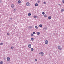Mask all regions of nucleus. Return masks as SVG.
<instances>
[{
    "label": "nucleus",
    "mask_w": 64,
    "mask_h": 64,
    "mask_svg": "<svg viewBox=\"0 0 64 64\" xmlns=\"http://www.w3.org/2000/svg\"><path fill=\"white\" fill-rule=\"evenodd\" d=\"M30 4H30V3L28 2L26 3V5L27 6H30Z\"/></svg>",
    "instance_id": "nucleus-1"
},
{
    "label": "nucleus",
    "mask_w": 64,
    "mask_h": 64,
    "mask_svg": "<svg viewBox=\"0 0 64 64\" xmlns=\"http://www.w3.org/2000/svg\"><path fill=\"white\" fill-rule=\"evenodd\" d=\"M40 54L41 56H42V55L43 56V54H44V53H43V52H41L40 53Z\"/></svg>",
    "instance_id": "nucleus-2"
},
{
    "label": "nucleus",
    "mask_w": 64,
    "mask_h": 64,
    "mask_svg": "<svg viewBox=\"0 0 64 64\" xmlns=\"http://www.w3.org/2000/svg\"><path fill=\"white\" fill-rule=\"evenodd\" d=\"M58 49L59 50H62V48H61V46H58Z\"/></svg>",
    "instance_id": "nucleus-3"
},
{
    "label": "nucleus",
    "mask_w": 64,
    "mask_h": 64,
    "mask_svg": "<svg viewBox=\"0 0 64 64\" xmlns=\"http://www.w3.org/2000/svg\"><path fill=\"white\" fill-rule=\"evenodd\" d=\"M11 7L13 9L14 8V7H15V6H14V5L13 4H12Z\"/></svg>",
    "instance_id": "nucleus-4"
},
{
    "label": "nucleus",
    "mask_w": 64,
    "mask_h": 64,
    "mask_svg": "<svg viewBox=\"0 0 64 64\" xmlns=\"http://www.w3.org/2000/svg\"><path fill=\"white\" fill-rule=\"evenodd\" d=\"M45 43L46 44H47L48 43V40H46L45 41Z\"/></svg>",
    "instance_id": "nucleus-5"
},
{
    "label": "nucleus",
    "mask_w": 64,
    "mask_h": 64,
    "mask_svg": "<svg viewBox=\"0 0 64 64\" xmlns=\"http://www.w3.org/2000/svg\"><path fill=\"white\" fill-rule=\"evenodd\" d=\"M28 46V48H30L31 47V44H29Z\"/></svg>",
    "instance_id": "nucleus-6"
},
{
    "label": "nucleus",
    "mask_w": 64,
    "mask_h": 64,
    "mask_svg": "<svg viewBox=\"0 0 64 64\" xmlns=\"http://www.w3.org/2000/svg\"><path fill=\"white\" fill-rule=\"evenodd\" d=\"M10 58L9 57H8L7 58V61H9L10 60Z\"/></svg>",
    "instance_id": "nucleus-7"
},
{
    "label": "nucleus",
    "mask_w": 64,
    "mask_h": 64,
    "mask_svg": "<svg viewBox=\"0 0 64 64\" xmlns=\"http://www.w3.org/2000/svg\"><path fill=\"white\" fill-rule=\"evenodd\" d=\"M48 19L49 20L51 19V16H48Z\"/></svg>",
    "instance_id": "nucleus-8"
},
{
    "label": "nucleus",
    "mask_w": 64,
    "mask_h": 64,
    "mask_svg": "<svg viewBox=\"0 0 64 64\" xmlns=\"http://www.w3.org/2000/svg\"><path fill=\"white\" fill-rule=\"evenodd\" d=\"M18 4L21 3V1H20V0H18Z\"/></svg>",
    "instance_id": "nucleus-9"
},
{
    "label": "nucleus",
    "mask_w": 64,
    "mask_h": 64,
    "mask_svg": "<svg viewBox=\"0 0 64 64\" xmlns=\"http://www.w3.org/2000/svg\"><path fill=\"white\" fill-rule=\"evenodd\" d=\"M40 33L39 32H37V35H40Z\"/></svg>",
    "instance_id": "nucleus-10"
},
{
    "label": "nucleus",
    "mask_w": 64,
    "mask_h": 64,
    "mask_svg": "<svg viewBox=\"0 0 64 64\" xmlns=\"http://www.w3.org/2000/svg\"><path fill=\"white\" fill-rule=\"evenodd\" d=\"M38 5V4H35V6H37Z\"/></svg>",
    "instance_id": "nucleus-11"
},
{
    "label": "nucleus",
    "mask_w": 64,
    "mask_h": 64,
    "mask_svg": "<svg viewBox=\"0 0 64 64\" xmlns=\"http://www.w3.org/2000/svg\"><path fill=\"white\" fill-rule=\"evenodd\" d=\"M28 15L29 16H31V13H29L28 14Z\"/></svg>",
    "instance_id": "nucleus-12"
},
{
    "label": "nucleus",
    "mask_w": 64,
    "mask_h": 64,
    "mask_svg": "<svg viewBox=\"0 0 64 64\" xmlns=\"http://www.w3.org/2000/svg\"><path fill=\"white\" fill-rule=\"evenodd\" d=\"M31 50H32V51L34 50V49L33 48H31Z\"/></svg>",
    "instance_id": "nucleus-13"
},
{
    "label": "nucleus",
    "mask_w": 64,
    "mask_h": 64,
    "mask_svg": "<svg viewBox=\"0 0 64 64\" xmlns=\"http://www.w3.org/2000/svg\"><path fill=\"white\" fill-rule=\"evenodd\" d=\"M30 39L32 41H33L34 40V38H31Z\"/></svg>",
    "instance_id": "nucleus-14"
},
{
    "label": "nucleus",
    "mask_w": 64,
    "mask_h": 64,
    "mask_svg": "<svg viewBox=\"0 0 64 64\" xmlns=\"http://www.w3.org/2000/svg\"><path fill=\"white\" fill-rule=\"evenodd\" d=\"M40 27H42V24H40L39 25Z\"/></svg>",
    "instance_id": "nucleus-15"
},
{
    "label": "nucleus",
    "mask_w": 64,
    "mask_h": 64,
    "mask_svg": "<svg viewBox=\"0 0 64 64\" xmlns=\"http://www.w3.org/2000/svg\"><path fill=\"white\" fill-rule=\"evenodd\" d=\"M28 28H30V29H31V28H32V27L30 26L28 27Z\"/></svg>",
    "instance_id": "nucleus-16"
},
{
    "label": "nucleus",
    "mask_w": 64,
    "mask_h": 64,
    "mask_svg": "<svg viewBox=\"0 0 64 64\" xmlns=\"http://www.w3.org/2000/svg\"><path fill=\"white\" fill-rule=\"evenodd\" d=\"M42 14L43 15H45V12H43L42 13Z\"/></svg>",
    "instance_id": "nucleus-17"
},
{
    "label": "nucleus",
    "mask_w": 64,
    "mask_h": 64,
    "mask_svg": "<svg viewBox=\"0 0 64 64\" xmlns=\"http://www.w3.org/2000/svg\"><path fill=\"white\" fill-rule=\"evenodd\" d=\"M34 18H37V17L36 16H34Z\"/></svg>",
    "instance_id": "nucleus-18"
},
{
    "label": "nucleus",
    "mask_w": 64,
    "mask_h": 64,
    "mask_svg": "<svg viewBox=\"0 0 64 64\" xmlns=\"http://www.w3.org/2000/svg\"><path fill=\"white\" fill-rule=\"evenodd\" d=\"M44 29H45V30H47V27H45Z\"/></svg>",
    "instance_id": "nucleus-19"
},
{
    "label": "nucleus",
    "mask_w": 64,
    "mask_h": 64,
    "mask_svg": "<svg viewBox=\"0 0 64 64\" xmlns=\"http://www.w3.org/2000/svg\"><path fill=\"white\" fill-rule=\"evenodd\" d=\"M35 28H36V29H38V28L37 26H35Z\"/></svg>",
    "instance_id": "nucleus-20"
},
{
    "label": "nucleus",
    "mask_w": 64,
    "mask_h": 64,
    "mask_svg": "<svg viewBox=\"0 0 64 64\" xmlns=\"http://www.w3.org/2000/svg\"><path fill=\"white\" fill-rule=\"evenodd\" d=\"M31 36H34V34H31Z\"/></svg>",
    "instance_id": "nucleus-21"
},
{
    "label": "nucleus",
    "mask_w": 64,
    "mask_h": 64,
    "mask_svg": "<svg viewBox=\"0 0 64 64\" xmlns=\"http://www.w3.org/2000/svg\"><path fill=\"white\" fill-rule=\"evenodd\" d=\"M0 64H3V62H0Z\"/></svg>",
    "instance_id": "nucleus-22"
},
{
    "label": "nucleus",
    "mask_w": 64,
    "mask_h": 64,
    "mask_svg": "<svg viewBox=\"0 0 64 64\" xmlns=\"http://www.w3.org/2000/svg\"><path fill=\"white\" fill-rule=\"evenodd\" d=\"M14 48V47H13V46H12L11 47V48L13 49V48Z\"/></svg>",
    "instance_id": "nucleus-23"
},
{
    "label": "nucleus",
    "mask_w": 64,
    "mask_h": 64,
    "mask_svg": "<svg viewBox=\"0 0 64 64\" xmlns=\"http://www.w3.org/2000/svg\"><path fill=\"white\" fill-rule=\"evenodd\" d=\"M47 15H46V14H45V15H44V17H47Z\"/></svg>",
    "instance_id": "nucleus-24"
},
{
    "label": "nucleus",
    "mask_w": 64,
    "mask_h": 64,
    "mask_svg": "<svg viewBox=\"0 0 64 64\" xmlns=\"http://www.w3.org/2000/svg\"><path fill=\"white\" fill-rule=\"evenodd\" d=\"M61 11L62 12H63V11H64V10L62 9L61 10Z\"/></svg>",
    "instance_id": "nucleus-25"
},
{
    "label": "nucleus",
    "mask_w": 64,
    "mask_h": 64,
    "mask_svg": "<svg viewBox=\"0 0 64 64\" xmlns=\"http://www.w3.org/2000/svg\"><path fill=\"white\" fill-rule=\"evenodd\" d=\"M62 3H64V0H62Z\"/></svg>",
    "instance_id": "nucleus-26"
},
{
    "label": "nucleus",
    "mask_w": 64,
    "mask_h": 64,
    "mask_svg": "<svg viewBox=\"0 0 64 64\" xmlns=\"http://www.w3.org/2000/svg\"><path fill=\"white\" fill-rule=\"evenodd\" d=\"M33 33L34 34H36V33H35V32H33Z\"/></svg>",
    "instance_id": "nucleus-27"
},
{
    "label": "nucleus",
    "mask_w": 64,
    "mask_h": 64,
    "mask_svg": "<svg viewBox=\"0 0 64 64\" xmlns=\"http://www.w3.org/2000/svg\"><path fill=\"white\" fill-rule=\"evenodd\" d=\"M34 61H37V59H36Z\"/></svg>",
    "instance_id": "nucleus-28"
},
{
    "label": "nucleus",
    "mask_w": 64,
    "mask_h": 64,
    "mask_svg": "<svg viewBox=\"0 0 64 64\" xmlns=\"http://www.w3.org/2000/svg\"><path fill=\"white\" fill-rule=\"evenodd\" d=\"M0 45H3V43L2 42L0 44Z\"/></svg>",
    "instance_id": "nucleus-29"
},
{
    "label": "nucleus",
    "mask_w": 64,
    "mask_h": 64,
    "mask_svg": "<svg viewBox=\"0 0 64 64\" xmlns=\"http://www.w3.org/2000/svg\"><path fill=\"white\" fill-rule=\"evenodd\" d=\"M44 4H46V2H44Z\"/></svg>",
    "instance_id": "nucleus-30"
},
{
    "label": "nucleus",
    "mask_w": 64,
    "mask_h": 64,
    "mask_svg": "<svg viewBox=\"0 0 64 64\" xmlns=\"http://www.w3.org/2000/svg\"><path fill=\"white\" fill-rule=\"evenodd\" d=\"M7 35H9V33H7Z\"/></svg>",
    "instance_id": "nucleus-31"
},
{
    "label": "nucleus",
    "mask_w": 64,
    "mask_h": 64,
    "mask_svg": "<svg viewBox=\"0 0 64 64\" xmlns=\"http://www.w3.org/2000/svg\"><path fill=\"white\" fill-rule=\"evenodd\" d=\"M38 3H40V1L38 0Z\"/></svg>",
    "instance_id": "nucleus-32"
},
{
    "label": "nucleus",
    "mask_w": 64,
    "mask_h": 64,
    "mask_svg": "<svg viewBox=\"0 0 64 64\" xmlns=\"http://www.w3.org/2000/svg\"><path fill=\"white\" fill-rule=\"evenodd\" d=\"M59 5H60V6H61V5L60 4H58Z\"/></svg>",
    "instance_id": "nucleus-33"
},
{
    "label": "nucleus",
    "mask_w": 64,
    "mask_h": 64,
    "mask_svg": "<svg viewBox=\"0 0 64 64\" xmlns=\"http://www.w3.org/2000/svg\"><path fill=\"white\" fill-rule=\"evenodd\" d=\"M14 11H15L16 10H15V9H14Z\"/></svg>",
    "instance_id": "nucleus-34"
},
{
    "label": "nucleus",
    "mask_w": 64,
    "mask_h": 64,
    "mask_svg": "<svg viewBox=\"0 0 64 64\" xmlns=\"http://www.w3.org/2000/svg\"><path fill=\"white\" fill-rule=\"evenodd\" d=\"M10 19L11 20V19H12V18H10Z\"/></svg>",
    "instance_id": "nucleus-35"
},
{
    "label": "nucleus",
    "mask_w": 64,
    "mask_h": 64,
    "mask_svg": "<svg viewBox=\"0 0 64 64\" xmlns=\"http://www.w3.org/2000/svg\"><path fill=\"white\" fill-rule=\"evenodd\" d=\"M1 32V31L0 30V32Z\"/></svg>",
    "instance_id": "nucleus-36"
}]
</instances>
